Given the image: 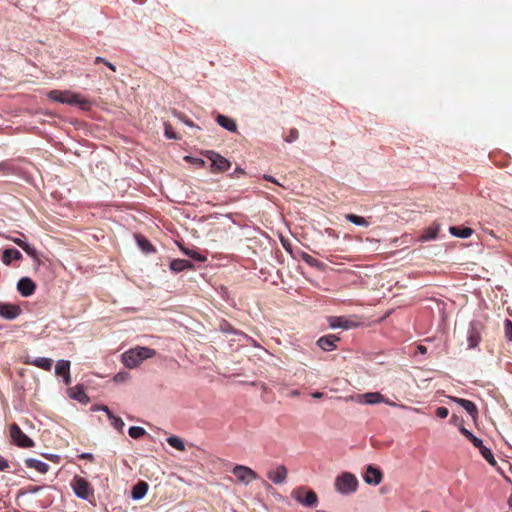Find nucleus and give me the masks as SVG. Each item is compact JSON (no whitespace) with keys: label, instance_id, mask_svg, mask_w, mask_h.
I'll return each mask as SVG.
<instances>
[{"label":"nucleus","instance_id":"obj_1","mask_svg":"<svg viewBox=\"0 0 512 512\" xmlns=\"http://www.w3.org/2000/svg\"><path fill=\"white\" fill-rule=\"evenodd\" d=\"M155 355L156 351L154 349L137 346L122 354V362L127 368L133 369L139 366L144 360L152 358Z\"/></svg>","mask_w":512,"mask_h":512},{"label":"nucleus","instance_id":"obj_2","mask_svg":"<svg viewBox=\"0 0 512 512\" xmlns=\"http://www.w3.org/2000/svg\"><path fill=\"white\" fill-rule=\"evenodd\" d=\"M335 489L341 494H352L357 491L358 480L350 472H342L335 478Z\"/></svg>","mask_w":512,"mask_h":512},{"label":"nucleus","instance_id":"obj_3","mask_svg":"<svg viewBox=\"0 0 512 512\" xmlns=\"http://www.w3.org/2000/svg\"><path fill=\"white\" fill-rule=\"evenodd\" d=\"M231 472L235 477V482L245 486L258 478V474L254 470L244 465H234Z\"/></svg>","mask_w":512,"mask_h":512},{"label":"nucleus","instance_id":"obj_4","mask_svg":"<svg viewBox=\"0 0 512 512\" xmlns=\"http://www.w3.org/2000/svg\"><path fill=\"white\" fill-rule=\"evenodd\" d=\"M9 431L11 439L17 446L22 448H31L34 446V441L23 433L16 423L10 425Z\"/></svg>","mask_w":512,"mask_h":512},{"label":"nucleus","instance_id":"obj_5","mask_svg":"<svg viewBox=\"0 0 512 512\" xmlns=\"http://www.w3.org/2000/svg\"><path fill=\"white\" fill-rule=\"evenodd\" d=\"M292 496L297 502L307 507H312L318 502L317 494L313 490H307L305 487L294 490Z\"/></svg>","mask_w":512,"mask_h":512},{"label":"nucleus","instance_id":"obj_6","mask_svg":"<svg viewBox=\"0 0 512 512\" xmlns=\"http://www.w3.org/2000/svg\"><path fill=\"white\" fill-rule=\"evenodd\" d=\"M481 330H482V324L477 321H473L470 323L468 334H467V341H468V348L474 349L478 346V344L481 341Z\"/></svg>","mask_w":512,"mask_h":512},{"label":"nucleus","instance_id":"obj_7","mask_svg":"<svg viewBox=\"0 0 512 512\" xmlns=\"http://www.w3.org/2000/svg\"><path fill=\"white\" fill-rule=\"evenodd\" d=\"M73 489L75 494L83 499H87L92 494L89 483L82 477H75Z\"/></svg>","mask_w":512,"mask_h":512},{"label":"nucleus","instance_id":"obj_8","mask_svg":"<svg viewBox=\"0 0 512 512\" xmlns=\"http://www.w3.org/2000/svg\"><path fill=\"white\" fill-rule=\"evenodd\" d=\"M361 397L363 399L362 402L365 404L373 405V404H377V403H385L389 406H396V403L390 401L389 399H386L379 392H368V393L361 395Z\"/></svg>","mask_w":512,"mask_h":512},{"label":"nucleus","instance_id":"obj_9","mask_svg":"<svg viewBox=\"0 0 512 512\" xmlns=\"http://www.w3.org/2000/svg\"><path fill=\"white\" fill-rule=\"evenodd\" d=\"M19 293L24 297H29L34 294L36 284L28 277L21 278L17 283Z\"/></svg>","mask_w":512,"mask_h":512},{"label":"nucleus","instance_id":"obj_10","mask_svg":"<svg viewBox=\"0 0 512 512\" xmlns=\"http://www.w3.org/2000/svg\"><path fill=\"white\" fill-rule=\"evenodd\" d=\"M383 479V474L380 469L369 465L364 475V481L367 484L378 485Z\"/></svg>","mask_w":512,"mask_h":512},{"label":"nucleus","instance_id":"obj_11","mask_svg":"<svg viewBox=\"0 0 512 512\" xmlns=\"http://www.w3.org/2000/svg\"><path fill=\"white\" fill-rule=\"evenodd\" d=\"M340 340L339 337H337L334 334H329L322 336L318 339L317 345L324 351H333L336 349L337 345L336 343Z\"/></svg>","mask_w":512,"mask_h":512},{"label":"nucleus","instance_id":"obj_12","mask_svg":"<svg viewBox=\"0 0 512 512\" xmlns=\"http://www.w3.org/2000/svg\"><path fill=\"white\" fill-rule=\"evenodd\" d=\"M329 325L332 328L350 329L357 324L352 319L345 316H333L329 318Z\"/></svg>","mask_w":512,"mask_h":512},{"label":"nucleus","instance_id":"obj_13","mask_svg":"<svg viewBox=\"0 0 512 512\" xmlns=\"http://www.w3.org/2000/svg\"><path fill=\"white\" fill-rule=\"evenodd\" d=\"M21 309L14 304L0 303V316L12 320L19 316Z\"/></svg>","mask_w":512,"mask_h":512},{"label":"nucleus","instance_id":"obj_14","mask_svg":"<svg viewBox=\"0 0 512 512\" xmlns=\"http://www.w3.org/2000/svg\"><path fill=\"white\" fill-rule=\"evenodd\" d=\"M451 400L465 409L474 420L477 418L478 409L474 402L458 397H451Z\"/></svg>","mask_w":512,"mask_h":512},{"label":"nucleus","instance_id":"obj_15","mask_svg":"<svg viewBox=\"0 0 512 512\" xmlns=\"http://www.w3.org/2000/svg\"><path fill=\"white\" fill-rule=\"evenodd\" d=\"M287 469L284 465H279L274 471H269L267 473V477L274 483V484H281L283 483L287 478Z\"/></svg>","mask_w":512,"mask_h":512},{"label":"nucleus","instance_id":"obj_16","mask_svg":"<svg viewBox=\"0 0 512 512\" xmlns=\"http://www.w3.org/2000/svg\"><path fill=\"white\" fill-rule=\"evenodd\" d=\"M69 102H67L68 105H75L79 106L82 110H90L91 108V102L87 100L86 98L82 97L78 93L71 92L69 96Z\"/></svg>","mask_w":512,"mask_h":512},{"label":"nucleus","instance_id":"obj_17","mask_svg":"<svg viewBox=\"0 0 512 512\" xmlns=\"http://www.w3.org/2000/svg\"><path fill=\"white\" fill-rule=\"evenodd\" d=\"M69 396L72 399L79 401L80 403L86 404L89 402V397L85 393L81 385H76L69 389Z\"/></svg>","mask_w":512,"mask_h":512},{"label":"nucleus","instance_id":"obj_18","mask_svg":"<svg viewBox=\"0 0 512 512\" xmlns=\"http://www.w3.org/2000/svg\"><path fill=\"white\" fill-rule=\"evenodd\" d=\"M70 94H71V91H68V90H65V91L51 90L48 92L47 96L52 101L67 104V102L70 101L69 100Z\"/></svg>","mask_w":512,"mask_h":512},{"label":"nucleus","instance_id":"obj_19","mask_svg":"<svg viewBox=\"0 0 512 512\" xmlns=\"http://www.w3.org/2000/svg\"><path fill=\"white\" fill-rule=\"evenodd\" d=\"M25 363L29 364V365H33V366L43 369L45 371H50L52 368L53 361L50 358L38 357L33 360H26Z\"/></svg>","mask_w":512,"mask_h":512},{"label":"nucleus","instance_id":"obj_20","mask_svg":"<svg viewBox=\"0 0 512 512\" xmlns=\"http://www.w3.org/2000/svg\"><path fill=\"white\" fill-rule=\"evenodd\" d=\"M170 269L174 272H181L187 269H194V265L185 259H174L170 263Z\"/></svg>","mask_w":512,"mask_h":512},{"label":"nucleus","instance_id":"obj_21","mask_svg":"<svg viewBox=\"0 0 512 512\" xmlns=\"http://www.w3.org/2000/svg\"><path fill=\"white\" fill-rule=\"evenodd\" d=\"M25 465L28 467V468H34L36 469L38 472L44 474L46 472H48L49 470V465L40 461V460H37V459H34V458H28L25 460Z\"/></svg>","mask_w":512,"mask_h":512},{"label":"nucleus","instance_id":"obj_22","mask_svg":"<svg viewBox=\"0 0 512 512\" xmlns=\"http://www.w3.org/2000/svg\"><path fill=\"white\" fill-rule=\"evenodd\" d=\"M449 232L459 238H469L473 234V230L469 227H461V226H451L449 228Z\"/></svg>","mask_w":512,"mask_h":512},{"label":"nucleus","instance_id":"obj_23","mask_svg":"<svg viewBox=\"0 0 512 512\" xmlns=\"http://www.w3.org/2000/svg\"><path fill=\"white\" fill-rule=\"evenodd\" d=\"M148 491V484L144 481L138 482L132 488V498L135 500H139L145 496Z\"/></svg>","mask_w":512,"mask_h":512},{"label":"nucleus","instance_id":"obj_24","mask_svg":"<svg viewBox=\"0 0 512 512\" xmlns=\"http://www.w3.org/2000/svg\"><path fill=\"white\" fill-rule=\"evenodd\" d=\"M22 254L17 249H5L2 253V261L6 265H10L12 259L20 260Z\"/></svg>","mask_w":512,"mask_h":512},{"label":"nucleus","instance_id":"obj_25","mask_svg":"<svg viewBox=\"0 0 512 512\" xmlns=\"http://www.w3.org/2000/svg\"><path fill=\"white\" fill-rule=\"evenodd\" d=\"M460 433L465 436L476 448H480L483 445L481 439L473 435L468 429H466L463 425L459 427Z\"/></svg>","mask_w":512,"mask_h":512},{"label":"nucleus","instance_id":"obj_26","mask_svg":"<svg viewBox=\"0 0 512 512\" xmlns=\"http://www.w3.org/2000/svg\"><path fill=\"white\" fill-rule=\"evenodd\" d=\"M212 155L215 156V158L210 157V167L213 172H221L224 167V158L219 154H214L211 152Z\"/></svg>","mask_w":512,"mask_h":512},{"label":"nucleus","instance_id":"obj_27","mask_svg":"<svg viewBox=\"0 0 512 512\" xmlns=\"http://www.w3.org/2000/svg\"><path fill=\"white\" fill-rule=\"evenodd\" d=\"M226 341H238L241 342L242 340H245V335L242 333H237L234 331L230 326L226 324Z\"/></svg>","mask_w":512,"mask_h":512},{"label":"nucleus","instance_id":"obj_28","mask_svg":"<svg viewBox=\"0 0 512 512\" xmlns=\"http://www.w3.org/2000/svg\"><path fill=\"white\" fill-rule=\"evenodd\" d=\"M70 372V361L68 360H59L55 366V374L58 376H63Z\"/></svg>","mask_w":512,"mask_h":512},{"label":"nucleus","instance_id":"obj_29","mask_svg":"<svg viewBox=\"0 0 512 512\" xmlns=\"http://www.w3.org/2000/svg\"><path fill=\"white\" fill-rule=\"evenodd\" d=\"M345 218L347 221H349L357 226H364V227L369 226V222L362 216H359L356 214H346Z\"/></svg>","mask_w":512,"mask_h":512},{"label":"nucleus","instance_id":"obj_30","mask_svg":"<svg viewBox=\"0 0 512 512\" xmlns=\"http://www.w3.org/2000/svg\"><path fill=\"white\" fill-rule=\"evenodd\" d=\"M181 251L188 257L198 261V262H204L206 260V257L201 255L200 253H198L197 251L195 250H192V249H188V248H185L181 245H179Z\"/></svg>","mask_w":512,"mask_h":512},{"label":"nucleus","instance_id":"obj_31","mask_svg":"<svg viewBox=\"0 0 512 512\" xmlns=\"http://www.w3.org/2000/svg\"><path fill=\"white\" fill-rule=\"evenodd\" d=\"M479 452L480 454L483 456V458L490 464V465H496V460L494 458V455L492 453V451L487 448L486 446L482 445L480 448H479Z\"/></svg>","mask_w":512,"mask_h":512},{"label":"nucleus","instance_id":"obj_32","mask_svg":"<svg viewBox=\"0 0 512 512\" xmlns=\"http://www.w3.org/2000/svg\"><path fill=\"white\" fill-rule=\"evenodd\" d=\"M167 442L170 446H172L173 448L179 450V451H184L185 450V444L184 442L182 441V439H180L179 437L177 436H170L167 438Z\"/></svg>","mask_w":512,"mask_h":512},{"label":"nucleus","instance_id":"obj_33","mask_svg":"<svg viewBox=\"0 0 512 512\" xmlns=\"http://www.w3.org/2000/svg\"><path fill=\"white\" fill-rule=\"evenodd\" d=\"M438 233H439V227H430L424 231L423 235L421 236V240L428 241V240L436 239Z\"/></svg>","mask_w":512,"mask_h":512},{"label":"nucleus","instance_id":"obj_34","mask_svg":"<svg viewBox=\"0 0 512 512\" xmlns=\"http://www.w3.org/2000/svg\"><path fill=\"white\" fill-rule=\"evenodd\" d=\"M137 241H138L139 246L141 247V249L144 252L150 253V252H154L155 251L154 246L146 238L138 237Z\"/></svg>","mask_w":512,"mask_h":512},{"label":"nucleus","instance_id":"obj_35","mask_svg":"<svg viewBox=\"0 0 512 512\" xmlns=\"http://www.w3.org/2000/svg\"><path fill=\"white\" fill-rule=\"evenodd\" d=\"M128 434L131 438L138 439L146 434L144 428L139 426H132L128 430Z\"/></svg>","mask_w":512,"mask_h":512},{"label":"nucleus","instance_id":"obj_36","mask_svg":"<svg viewBox=\"0 0 512 512\" xmlns=\"http://www.w3.org/2000/svg\"><path fill=\"white\" fill-rule=\"evenodd\" d=\"M110 421H111V425L119 432H122L123 431V428L125 426V423L124 421L120 418V417H117L113 414H110V417H109Z\"/></svg>","mask_w":512,"mask_h":512},{"label":"nucleus","instance_id":"obj_37","mask_svg":"<svg viewBox=\"0 0 512 512\" xmlns=\"http://www.w3.org/2000/svg\"><path fill=\"white\" fill-rule=\"evenodd\" d=\"M22 249L29 256H31L36 262H39L38 253H37L36 249L33 246L29 245L28 243H25V245H23Z\"/></svg>","mask_w":512,"mask_h":512},{"label":"nucleus","instance_id":"obj_38","mask_svg":"<svg viewBox=\"0 0 512 512\" xmlns=\"http://www.w3.org/2000/svg\"><path fill=\"white\" fill-rule=\"evenodd\" d=\"M164 128H165V136L168 138V139H178L172 125L168 122H165L164 123Z\"/></svg>","mask_w":512,"mask_h":512},{"label":"nucleus","instance_id":"obj_39","mask_svg":"<svg viewBox=\"0 0 512 512\" xmlns=\"http://www.w3.org/2000/svg\"><path fill=\"white\" fill-rule=\"evenodd\" d=\"M504 333L507 340L512 341V322L509 319L504 322Z\"/></svg>","mask_w":512,"mask_h":512},{"label":"nucleus","instance_id":"obj_40","mask_svg":"<svg viewBox=\"0 0 512 512\" xmlns=\"http://www.w3.org/2000/svg\"><path fill=\"white\" fill-rule=\"evenodd\" d=\"M299 137V132L296 128H292L289 131V135L285 138V141L288 143H291L295 140H297Z\"/></svg>","mask_w":512,"mask_h":512},{"label":"nucleus","instance_id":"obj_41","mask_svg":"<svg viewBox=\"0 0 512 512\" xmlns=\"http://www.w3.org/2000/svg\"><path fill=\"white\" fill-rule=\"evenodd\" d=\"M303 260L310 266L317 267L319 265V261L312 257L311 255L304 254Z\"/></svg>","mask_w":512,"mask_h":512},{"label":"nucleus","instance_id":"obj_42","mask_svg":"<svg viewBox=\"0 0 512 512\" xmlns=\"http://www.w3.org/2000/svg\"><path fill=\"white\" fill-rule=\"evenodd\" d=\"M435 413H436L437 417L444 419L448 416L449 410H448V408L441 406L436 409Z\"/></svg>","mask_w":512,"mask_h":512},{"label":"nucleus","instance_id":"obj_43","mask_svg":"<svg viewBox=\"0 0 512 512\" xmlns=\"http://www.w3.org/2000/svg\"><path fill=\"white\" fill-rule=\"evenodd\" d=\"M237 125L234 120L226 117V130L230 132H236Z\"/></svg>","mask_w":512,"mask_h":512},{"label":"nucleus","instance_id":"obj_44","mask_svg":"<svg viewBox=\"0 0 512 512\" xmlns=\"http://www.w3.org/2000/svg\"><path fill=\"white\" fill-rule=\"evenodd\" d=\"M184 159L186 161H189V162H192L198 166H204L205 165V161L200 159V158H192L190 156H185Z\"/></svg>","mask_w":512,"mask_h":512},{"label":"nucleus","instance_id":"obj_45","mask_svg":"<svg viewBox=\"0 0 512 512\" xmlns=\"http://www.w3.org/2000/svg\"><path fill=\"white\" fill-rule=\"evenodd\" d=\"M7 468H9L8 461L5 458L0 457V471H4Z\"/></svg>","mask_w":512,"mask_h":512},{"label":"nucleus","instance_id":"obj_46","mask_svg":"<svg viewBox=\"0 0 512 512\" xmlns=\"http://www.w3.org/2000/svg\"><path fill=\"white\" fill-rule=\"evenodd\" d=\"M126 379H127V374L126 373H118L114 377V380L116 382H122V381H125Z\"/></svg>","mask_w":512,"mask_h":512},{"label":"nucleus","instance_id":"obj_47","mask_svg":"<svg viewBox=\"0 0 512 512\" xmlns=\"http://www.w3.org/2000/svg\"><path fill=\"white\" fill-rule=\"evenodd\" d=\"M11 240H12L15 244H17L19 247H21V248H22V247H23V245H25V243H26L25 241H23V240H22V239H20V238H11Z\"/></svg>","mask_w":512,"mask_h":512},{"label":"nucleus","instance_id":"obj_48","mask_svg":"<svg viewBox=\"0 0 512 512\" xmlns=\"http://www.w3.org/2000/svg\"><path fill=\"white\" fill-rule=\"evenodd\" d=\"M95 410H102V411H105L107 413V416L108 418L110 417V414H113L109 408L107 406H99V407H96Z\"/></svg>","mask_w":512,"mask_h":512},{"label":"nucleus","instance_id":"obj_49","mask_svg":"<svg viewBox=\"0 0 512 512\" xmlns=\"http://www.w3.org/2000/svg\"><path fill=\"white\" fill-rule=\"evenodd\" d=\"M216 121L221 127H224V115L219 114L216 118Z\"/></svg>","mask_w":512,"mask_h":512},{"label":"nucleus","instance_id":"obj_50","mask_svg":"<svg viewBox=\"0 0 512 512\" xmlns=\"http://www.w3.org/2000/svg\"><path fill=\"white\" fill-rule=\"evenodd\" d=\"M62 377H63V381L66 385H69L71 383L70 372H68V374L63 375Z\"/></svg>","mask_w":512,"mask_h":512},{"label":"nucleus","instance_id":"obj_51","mask_svg":"<svg viewBox=\"0 0 512 512\" xmlns=\"http://www.w3.org/2000/svg\"><path fill=\"white\" fill-rule=\"evenodd\" d=\"M326 233L331 237L338 238L337 233L333 229H326Z\"/></svg>","mask_w":512,"mask_h":512},{"label":"nucleus","instance_id":"obj_52","mask_svg":"<svg viewBox=\"0 0 512 512\" xmlns=\"http://www.w3.org/2000/svg\"><path fill=\"white\" fill-rule=\"evenodd\" d=\"M311 395L313 398L320 399L323 397L324 394L322 392L316 391V392H313Z\"/></svg>","mask_w":512,"mask_h":512},{"label":"nucleus","instance_id":"obj_53","mask_svg":"<svg viewBox=\"0 0 512 512\" xmlns=\"http://www.w3.org/2000/svg\"><path fill=\"white\" fill-rule=\"evenodd\" d=\"M105 62H107V60H105V59H104V58H102V57H99V56H98V57H96V58H95V63H96V64H100V63L105 64Z\"/></svg>","mask_w":512,"mask_h":512},{"label":"nucleus","instance_id":"obj_54","mask_svg":"<svg viewBox=\"0 0 512 512\" xmlns=\"http://www.w3.org/2000/svg\"><path fill=\"white\" fill-rule=\"evenodd\" d=\"M105 65H106L110 70H112L113 72H115V71H116V67H115V65H113L112 63H110V62H108V61H107V62H105Z\"/></svg>","mask_w":512,"mask_h":512},{"label":"nucleus","instance_id":"obj_55","mask_svg":"<svg viewBox=\"0 0 512 512\" xmlns=\"http://www.w3.org/2000/svg\"><path fill=\"white\" fill-rule=\"evenodd\" d=\"M418 351L421 353V354H425L427 352V348L423 345H419L418 346Z\"/></svg>","mask_w":512,"mask_h":512},{"label":"nucleus","instance_id":"obj_56","mask_svg":"<svg viewBox=\"0 0 512 512\" xmlns=\"http://www.w3.org/2000/svg\"><path fill=\"white\" fill-rule=\"evenodd\" d=\"M265 179H266V180H268V181H270V182L277 183V181L275 180V178H274V177H272V176H265Z\"/></svg>","mask_w":512,"mask_h":512},{"label":"nucleus","instance_id":"obj_57","mask_svg":"<svg viewBox=\"0 0 512 512\" xmlns=\"http://www.w3.org/2000/svg\"><path fill=\"white\" fill-rule=\"evenodd\" d=\"M225 164H226V172H227L231 167V163L226 159Z\"/></svg>","mask_w":512,"mask_h":512},{"label":"nucleus","instance_id":"obj_58","mask_svg":"<svg viewBox=\"0 0 512 512\" xmlns=\"http://www.w3.org/2000/svg\"><path fill=\"white\" fill-rule=\"evenodd\" d=\"M451 421L456 424L458 421V417L456 415H452Z\"/></svg>","mask_w":512,"mask_h":512},{"label":"nucleus","instance_id":"obj_59","mask_svg":"<svg viewBox=\"0 0 512 512\" xmlns=\"http://www.w3.org/2000/svg\"><path fill=\"white\" fill-rule=\"evenodd\" d=\"M183 121H184L185 124H187V125H189L191 127L194 126L193 123L191 121H189V120H183Z\"/></svg>","mask_w":512,"mask_h":512},{"label":"nucleus","instance_id":"obj_60","mask_svg":"<svg viewBox=\"0 0 512 512\" xmlns=\"http://www.w3.org/2000/svg\"><path fill=\"white\" fill-rule=\"evenodd\" d=\"M291 395H292V396H298V395H299V391H297V390H293V391L291 392Z\"/></svg>","mask_w":512,"mask_h":512},{"label":"nucleus","instance_id":"obj_61","mask_svg":"<svg viewBox=\"0 0 512 512\" xmlns=\"http://www.w3.org/2000/svg\"><path fill=\"white\" fill-rule=\"evenodd\" d=\"M82 457L83 458H88V457H91V455L90 454H83Z\"/></svg>","mask_w":512,"mask_h":512},{"label":"nucleus","instance_id":"obj_62","mask_svg":"<svg viewBox=\"0 0 512 512\" xmlns=\"http://www.w3.org/2000/svg\"><path fill=\"white\" fill-rule=\"evenodd\" d=\"M236 171H239L241 174H245L244 171L240 170V169H236Z\"/></svg>","mask_w":512,"mask_h":512},{"label":"nucleus","instance_id":"obj_63","mask_svg":"<svg viewBox=\"0 0 512 512\" xmlns=\"http://www.w3.org/2000/svg\"><path fill=\"white\" fill-rule=\"evenodd\" d=\"M509 502H510V504L512 503V498H509Z\"/></svg>","mask_w":512,"mask_h":512},{"label":"nucleus","instance_id":"obj_64","mask_svg":"<svg viewBox=\"0 0 512 512\" xmlns=\"http://www.w3.org/2000/svg\"><path fill=\"white\" fill-rule=\"evenodd\" d=\"M509 502H510V504L512 503V498H509Z\"/></svg>","mask_w":512,"mask_h":512}]
</instances>
